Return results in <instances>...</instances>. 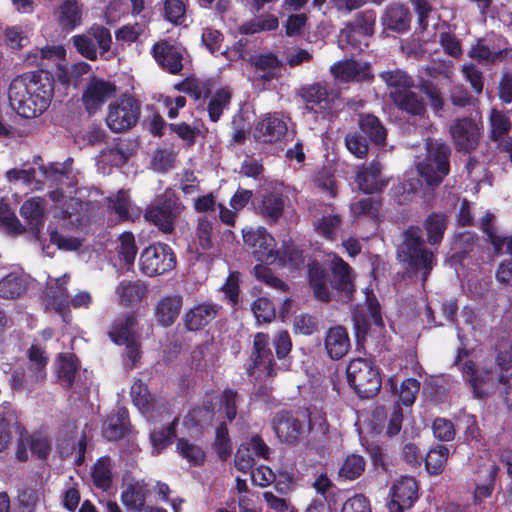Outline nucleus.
<instances>
[{
	"label": "nucleus",
	"mask_w": 512,
	"mask_h": 512,
	"mask_svg": "<svg viewBox=\"0 0 512 512\" xmlns=\"http://www.w3.org/2000/svg\"><path fill=\"white\" fill-rule=\"evenodd\" d=\"M54 96V77L49 71H29L17 75L8 88L11 107L23 118L43 114Z\"/></svg>",
	"instance_id": "obj_1"
},
{
	"label": "nucleus",
	"mask_w": 512,
	"mask_h": 512,
	"mask_svg": "<svg viewBox=\"0 0 512 512\" xmlns=\"http://www.w3.org/2000/svg\"><path fill=\"white\" fill-rule=\"evenodd\" d=\"M306 418L307 424L293 411L281 410L274 415L271 425L277 438L288 445H297L308 433H313L306 443L307 448L314 449L319 455L324 454L327 450L330 428L326 414L306 409Z\"/></svg>",
	"instance_id": "obj_2"
},
{
	"label": "nucleus",
	"mask_w": 512,
	"mask_h": 512,
	"mask_svg": "<svg viewBox=\"0 0 512 512\" xmlns=\"http://www.w3.org/2000/svg\"><path fill=\"white\" fill-rule=\"evenodd\" d=\"M330 271L331 278L317 261L308 264V283L314 297L318 301L329 303L333 294L338 302H351L356 291L351 266L341 257L335 256L331 261Z\"/></svg>",
	"instance_id": "obj_3"
},
{
	"label": "nucleus",
	"mask_w": 512,
	"mask_h": 512,
	"mask_svg": "<svg viewBox=\"0 0 512 512\" xmlns=\"http://www.w3.org/2000/svg\"><path fill=\"white\" fill-rule=\"evenodd\" d=\"M388 130L379 117L371 113L358 116L357 127L345 135L347 150L358 159H365L371 147L381 148L387 143Z\"/></svg>",
	"instance_id": "obj_4"
},
{
	"label": "nucleus",
	"mask_w": 512,
	"mask_h": 512,
	"mask_svg": "<svg viewBox=\"0 0 512 512\" xmlns=\"http://www.w3.org/2000/svg\"><path fill=\"white\" fill-rule=\"evenodd\" d=\"M397 258L414 274L422 271L423 281L432 270L433 253L425 247L420 227L410 226L403 233V242L397 249Z\"/></svg>",
	"instance_id": "obj_5"
},
{
	"label": "nucleus",
	"mask_w": 512,
	"mask_h": 512,
	"mask_svg": "<svg viewBox=\"0 0 512 512\" xmlns=\"http://www.w3.org/2000/svg\"><path fill=\"white\" fill-rule=\"evenodd\" d=\"M346 376L349 386L363 399L375 397L382 386L380 369L370 358L351 359L346 368Z\"/></svg>",
	"instance_id": "obj_6"
},
{
	"label": "nucleus",
	"mask_w": 512,
	"mask_h": 512,
	"mask_svg": "<svg viewBox=\"0 0 512 512\" xmlns=\"http://www.w3.org/2000/svg\"><path fill=\"white\" fill-rule=\"evenodd\" d=\"M140 115L141 102L124 93L109 104L106 124L115 133L127 132L137 125Z\"/></svg>",
	"instance_id": "obj_7"
},
{
	"label": "nucleus",
	"mask_w": 512,
	"mask_h": 512,
	"mask_svg": "<svg viewBox=\"0 0 512 512\" xmlns=\"http://www.w3.org/2000/svg\"><path fill=\"white\" fill-rule=\"evenodd\" d=\"M183 209V204L175 195H166L145 208L144 219L163 234H172Z\"/></svg>",
	"instance_id": "obj_8"
},
{
	"label": "nucleus",
	"mask_w": 512,
	"mask_h": 512,
	"mask_svg": "<svg viewBox=\"0 0 512 512\" xmlns=\"http://www.w3.org/2000/svg\"><path fill=\"white\" fill-rule=\"evenodd\" d=\"M417 171L428 187H437L448 175V146L446 143H429L426 157L418 163Z\"/></svg>",
	"instance_id": "obj_9"
},
{
	"label": "nucleus",
	"mask_w": 512,
	"mask_h": 512,
	"mask_svg": "<svg viewBox=\"0 0 512 512\" xmlns=\"http://www.w3.org/2000/svg\"><path fill=\"white\" fill-rule=\"evenodd\" d=\"M261 372L267 378L277 375L278 366L270 348V336L264 332H257L253 338V345L246 364V373L253 377Z\"/></svg>",
	"instance_id": "obj_10"
},
{
	"label": "nucleus",
	"mask_w": 512,
	"mask_h": 512,
	"mask_svg": "<svg viewBox=\"0 0 512 512\" xmlns=\"http://www.w3.org/2000/svg\"><path fill=\"white\" fill-rule=\"evenodd\" d=\"M177 259L173 249L166 243H154L146 247L140 255V270L154 277L173 270Z\"/></svg>",
	"instance_id": "obj_11"
},
{
	"label": "nucleus",
	"mask_w": 512,
	"mask_h": 512,
	"mask_svg": "<svg viewBox=\"0 0 512 512\" xmlns=\"http://www.w3.org/2000/svg\"><path fill=\"white\" fill-rule=\"evenodd\" d=\"M389 98L403 118L414 126L427 117L424 99L412 89L391 90Z\"/></svg>",
	"instance_id": "obj_12"
},
{
	"label": "nucleus",
	"mask_w": 512,
	"mask_h": 512,
	"mask_svg": "<svg viewBox=\"0 0 512 512\" xmlns=\"http://www.w3.org/2000/svg\"><path fill=\"white\" fill-rule=\"evenodd\" d=\"M186 49L172 43L167 39L160 40L153 44L151 54L159 67L171 74L178 75L183 70V59Z\"/></svg>",
	"instance_id": "obj_13"
},
{
	"label": "nucleus",
	"mask_w": 512,
	"mask_h": 512,
	"mask_svg": "<svg viewBox=\"0 0 512 512\" xmlns=\"http://www.w3.org/2000/svg\"><path fill=\"white\" fill-rule=\"evenodd\" d=\"M242 233L244 244L257 261L267 263L272 260V252L275 250L276 242L266 228L243 229Z\"/></svg>",
	"instance_id": "obj_14"
},
{
	"label": "nucleus",
	"mask_w": 512,
	"mask_h": 512,
	"mask_svg": "<svg viewBox=\"0 0 512 512\" xmlns=\"http://www.w3.org/2000/svg\"><path fill=\"white\" fill-rule=\"evenodd\" d=\"M419 484L414 477L403 476L391 488L389 512H404L418 500Z\"/></svg>",
	"instance_id": "obj_15"
},
{
	"label": "nucleus",
	"mask_w": 512,
	"mask_h": 512,
	"mask_svg": "<svg viewBox=\"0 0 512 512\" xmlns=\"http://www.w3.org/2000/svg\"><path fill=\"white\" fill-rule=\"evenodd\" d=\"M117 87L102 78L92 77L82 94V102L89 114L96 113L109 99L115 96Z\"/></svg>",
	"instance_id": "obj_16"
},
{
	"label": "nucleus",
	"mask_w": 512,
	"mask_h": 512,
	"mask_svg": "<svg viewBox=\"0 0 512 512\" xmlns=\"http://www.w3.org/2000/svg\"><path fill=\"white\" fill-rule=\"evenodd\" d=\"M288 125L279 113H268L260 119L254 128V139L259 143L274 144L285 138Z\"/></svg>",
	"instance_id": "obj_17"
},
{
	"label": "nucleus",
	"mask_w": 512,
	"mask_h": 512,
	"mask_svg": "<svg viewBox=\"0 0 512 512\" xmlns=\"http://www.w3.org/2000/svg\"><path fill=\"white\" fill-rule=\"evenodd\" d=\"M330 71L333 77L342 83H362L374 80L370 64L355 59L338 61L331 66Z\"/></svg>",
	"instance_id": "obj_18"
},
{
	"label": "nucleus",
	"mask_w": 512,
	"mask_h": 512,
	"mask_svg": "<svg viewBox=\"0 0 512 512\" xmlns=\"http://www.w3.org/2000/svg\"><path fill=\"white\" fill-rule=\"evenodd\" d=\"M356 182L359 189L366 194L382 192L388 184L382 176V165L378 160H372L368 165L360 167L356 174Z\"/></svg>",
	"instance_id": "obj_19"
},
{
	"label": "nucleus",
	"mask_w": 512,
	"mask_h": 512,
	"mask_svg": "<svg viewBox=\"0 0 512 512\" xmlns=\"http://www.w3.org/2000/svg\"><path fill=\"white\" fill-rule=\"evenodd\" d=\"M297 95L303 100L305 109L309 112L320 113L330 105V93L325 82L303 85Z\"/></svg>",
	"instance_id": "obj_20"
},
{
	"label": "nucleus",
	"mask_w": 512,
	"mask_h": 512,
	"mask_svg": "<svg viewBox=\"0 0 512 512\" xmlns=\"http://www.w3.org/2000/svg\"><path fill=\"white\" fill-rule=\"evenodd\" d=\"M490 137L498 147L508 152L512 162V137L507 136L511 129L509 117L502 111L493 109L489 117Z\"/></svg>",
	"instance_id": "obj_21"
},
{
	"label": "nucleus",
	"mask_w": 512,
	"mask_h": 512,
	"mask_svg": "<svg viewBox=\"0 0 512 512\" xmlns=\"http://www.w3.org/2000/svg\"><path fill=\"white\" fill-rule=\"evenodd\" d=\"M221 307L211 302H203L190 308L183 316L184 327L188 331H200L214 320Z\"/></svg>",
	"instance_id": "obj_22"
},
{
	"label": "nucleus",
	"mask_w": 512,
	"mask_h": 512,
	"mask_svg": "<svg viewBox=\"0 0 512 512\" xmlns=\"http://www.w3.org/2000/svg\"><path fill=\"white\" fill-rule=\"evenodd\" d=\"M69 276L63 275L55 279L54 284L47 288V296L53 309L59 314L65 323L71 321V310L69 307V293L67 284Z\"/></svg>",
	"instance_id": "obj_23"
},
{
	"label": "nucleus",
	"mask_w": 512,
	"mask_h": 512,
	"mask_svg": "<svg viewBox=\"0 0 512 512\" xmlns=\"http://www.w3.org/2000/svg\"><path fill=\"white\" fill-rule=\"evenodd\" d=\"M183 306V298L178 294L161 297L154 307V317L158 325L164 328L172 326Z\"/></svg>",
	"instance_id": "obj_24"
},
{
	"label": "nucleus",
	"mask_w": 512,
	"mask_h": 512,
	"mask_svg": "<svg viewBox=\"0 0 512 512\" xmlns=\"http://www.w3.org/2000/svg\"><path fill=\"white\" fill-rule=\"evenodd\" d=\"M479 136V127L471 119H462L458 121L452 132L455 148L458 151L463 152H470L474 150L478 145Z\"/></svg>",
	"instance_id": "obj_25"
},
{
	"label": "nucleus",
	"mask_w": 512,
	"mask_h": 512,
	"mask_svg": "<svg viewBox=\"0 0 512 512\" xmlns=\"http://www.w3.org/2000/svg\"><path fill=\"white\" fill-rule=\"evenodd\" d=\"M45 200L41 197H32L24 201L20 207V214L27 223L29 231L35 238H39L45 223Z\"/></svg>",
	"instance_id": "obj_26"
},
{
	"label": "nucleus",
	"mask_w": 512,
	"mask_h": 512,
	"mask_svg": "<svg viewBox=\"0 0 512 512\" xmlns=\"http://www.w3.org/2000/svg\"><path fill=\"white\" fill-rule=\"evenodd\" d=\"M115 292L121 306L134 308L147 297L148 286L141 280L123 279L116 287Z\"/></svg>",
	"instance_id": "obj_27"
},
{
	"label": "nucleus",
	"mask_w": 512,
	"mask_h": 512,
	"mask_svg": "<svg viewBox=\"0 0 512 512\" xmlns=\"http://www.w3.org/2000/svg\"><path fill=\"white\" fill-rule=\"evenodd\" d=\"M55 14L61 30L70 33L82 24L83 7L77 0H64Z\"/></svg>",
	"instance_id": "obj_28"
},
{
	"label": "nucleus",
	"mask_w": 512,
	"mask_h": 512,
	"mask_svg": "<svg viewBox=\"0 0 512 512\" xmlns=\"http://www.w3.org/2000/svg\"><path fill=\"white\" fill-rule=\"evenodd\" d=\"M284 196L278 192L268 191L260 196L257 203V212L265 219L266 223L276 224L284 213Z\"/></svg>",
	"instance_id": "obj_29"
},
{
	"label": "nucleus",
	"mask_w": 512,
	"mask_h": 512,
	"mask_svg": "<svg viewBox=\"0 0 512 512\" xmlns=\"http://www.w3.org/2000/svg\"><path fill=\"white\" fill-rule=\"evenodd\" d=\"M130 429L129 412L126 407H119L115 413L108 415L102 433L107 440L117 441L124 438Z\"/></svg>",
	"instance_id": "obj_30"
},
{
	"label": "nucleus",
	"mask_w": 512,
	"mask_h": 512,
	"mask_svg": "<svg viewBox=\"0 0 512 512\" xmlns=\"http://www.w3.org/2000/svg\"><path fill=\"white\" fill-rule=\"evenodd\" d=\"M381 20L385 29L404 33L410 28L411 14L404 4L392 3L386 7Z\"/></svg>",
	"instance_id": "obj_31"
},
{
	"label": "nucleus",
	"mask_w": 512,
	"mask_h": 512,
	"mask_svg": "<svg viewBox=\"0 0 512 512\" xmlns=\"http://www.w3.org/2000/svg\"><path fill=\"white\" fill-rule=\"evenodd\" d=\"M324 346L331 359H342L351 347L347 330L340 325L331 327L326 334Z\"/></svg>",
	"instance_id": "obj_32"
},
{
	"label": "nucleus",
	"mask_w": 512,
	"mask_h": 512,
	"mask_svg": "<svg viewBox=\"0 0 512 512\" xmlns=\"http://www.w3.org/2000/svg\"><path fill=\"white\" fill-rule=\"evenodd\" d=\"M137 324L135 313L123 314L113 321L108 336L116 345H124V343L136 338L134 330Z\"/></svg>",
	"instance_id": "obj_33"
},
{
	"label": "nucleus",
	"mask_w": 512,
	"mask_h": 512,
	"mask_svg": "<svg viewBox=\"0 0 512 512\" xmlns=\"http://www.w3.org/2000/svg\"><path fill=\"white\" fill-rule=\"evenodd\" d=\"M273 258L267 264L278 263L281 267L299 269L304 264L303 250L298 248L292 240L283 241L279 249L272 252Z\"/></svg>",
	"instance_id": "obj_34"
},
{
	"label": "nucleus",
	"mask_w": 512,
	"mask_h": 512,
	"mask_svg": "<svg viewBox=\"0 0 512 512\" xmlns=\"http://www.w3.org/2000/svg\"><path fill=\"white\" fill-rule=\"evenodd\" d=\"M148 492L144 481H133L121 492V501L127 510L140 512L145 507Z\"/></svg>",
	"instance_id": "obj_35"
},
{
	"label": "nucleus",
	"mask_w": 512,
	"mask_h": 512,
	"mask_svg": "<svg viewBox=\"0 0 512 512\" xmlns=\"http://www.w3.org/2000/svg\"><path fill=\"white\" fill-rule=\"evenodd\" d=\"M42 502H44V493L41 489L25 486L17 492L14 512H36Z\"/></svg>",
	"instance_id": "obj_36"
},
{
	"label": "nucleus",
	"mask_w": 512,
	"mask_h": 512,
	"mask_svg": "<svg viewBox=\"0 0 512 512\" xmlns=\"http://www.w3.org/2000/svg\"><path fill=\"white\" fill-rule=\"evenodd\" d=\"M57 376L62 386L69 390L73 387L79 369V360L73 353H60L57 357Z\"/></svg>",
	"instance_id": "obj_37"
},
{
	"label": "nucleus",
	"mask_w": 512,
	"mask_h": 512,
	"mask_svg": "<svg viewBox=\"0 0 512 512\" xmlns=\"http://www.w3.org/2000/svg\"><path fill=\"white\" fill-rule=\"evenodd\" d=\"M213 85L214 83L210 79L203 80L194 77H187L177 84L175 88L197 101L202 98H209L213 92Z\"/></svg>",
	"instance_id": "obj_38"
},
{
	"label": "nucleus",
	"mask_w": 512,
	"mask_h": 512,
	"mask_svg": "<svg viewBox=\"0 0 512 512\" xmlns=\"http://www.w3.org/2000/svg\"><path fill=\"white\" fill-rule=\"evenodd\" d=\"M209 98L207 106L208 117L211 122H217L222 117L224 110L229 108L232 92L228 87H222L214 93L212 92Z\"/></svg>",
	"instance_id": "obj_39"
},
{
	"label": "nucleus",
	"mask_w": 512,
	"mask_h": 512,
	"mask_svg": "<svg viewBox=\"0 0 512 512\" xmlns=\"http://www.w3.org/2000/svg\"><path fill=\"white\" fill-rule=\"evenodd\" d=\"M179 418L175 417L167 426L154 429L150 433V441L154 449L160 453L170 446L177 437Z\"/></svg>",
	"instance_id": "obj_40"
},
{
	"label": "nucleus",
	"mask_w": 512,
	"mask_h": 512,
	"mask_svg": "<svg viewBox=\"0 0 512 512\" xmlns=\"http://www.w3.org/2000/svg\"><path fill=\"white\" fill-rule=\"evenodd\" d=\"M448 460V447L445 444L431 448L423 458L426 471L430 475H439L443 472Z\"/></svg>",
	"instance_id": "obj_41"
},
{
	"label": "nucleus",
	"mask_w": 512,
	"mask_h": 512,
	"mask_svg": "<svg viewBox=\"0 0 512 512\" xmlns=\"http://www.w3.org/2000/svg\"><path fill=\"white\" fill-rule=\"evenodd\" d=\"M176 451L192 466H202L206 459L204 450L186 438L177 439Z\"/></svg>",
	"instance_id": "obj_42"
},
{
	"label": "nucleus",
	"mask_w": 512,
	"mask_h": 512,
	"mask_svg": "<svg viewBox=\"0 0 512 512\" xmlns=\"http://www.w3.org/2000/svg\"><path fill=\"white\" fill-rule=\"evenodd\" d=\"M365 467V459L361 455L353 453L344 459L338 471V476L341 479L353 481L364 473Z\"/></svg>",
	"instance_id": "obj_43"
},
{
	"label": "nucleus",
	"mask_w": 512,
	"mask_h": 512,
	"mask_svg": "<svg viewBox=\"0 0 512 512\" xmlns=\"http://www.w3.org/2000/svg\"><path fill=\"white\" fill-rule=\"evenodd\" d=\"M107 209L117 215L119 222H127L132 219L130 209V198L127 192L119 190L115 195L108 197Z\"/></svg>",
	"instance_id": "obj_44"
},
{
	"label": "nucleus",
	"mask_w": 512,
	"mask_h": 512,
	"mask_svg": "<svg viewBox=\"0 0 512 512\" xmlns=\"http://www.w3.org/2000/svg\"><path fill=\"white\" fill-rule=\"evenodd\" d=\"M26 291V283L22 276L10 273L0 280V297L4 299L18 298Z\"/></svg>",
	"instance_id": "obj_45"
},
{
	"label": "nucleus",
	"mask_w": 512,
	"mask_h": 512,
	"mask_svg": "<svg viewBox=\"0 0 512 512\" xmlns=\"http://www.w3.org/2000/svg\"><path fill=\"white\" fill-rule=\"evenodd\" d=\"M430 244H438L442 241L446 229V217L444 214L432 213L424 223Z\"/></svg>",
	"instance_id": "obj_46"
},
{
	"label": "nucleus",
	"mask_w": 512,
	"mask_h": 512,
	"mask_svg": "<svg viewBox=\"0 0 512 512\" xmlns=\"http://www.w3.org/2000/svg\"><path fill=\"white\" fill-rule=\"evenodd\" d=\"M93 484L104 491L112 485V473L109 458H100L95 463L91 473Z\"/></svg>",
	"instance_id": "obj_47"
},
{
	"label": "nucleus",
	"mask_w": 512,
	"mask_h": 512,
	"mask_svg": "<svg viewBox=\"0 0 512 512\" xmlns=\"http://www.w3.org/2000/svg\"><path fill=\"white\" fill-rule=\"evenodd\" d=\"M130 394L132 402L141 412L145 413L151 410L153 398L148 386L141 379L134 381Z\"/></svg>",
	"instance_id": "obj_48"
},
{
	"label": "nucleus",
	"mask_w": 512,
	"mask_h": 512,
	"mask_svg": "<svg viewBox=\"0 0 512 512\" xmlns=\"http://www.w3.org/2000/svg\"><path fill=\"white\" fill-rule=\"evenodd\" d=\"M250 63L256 70L265 71L262 79L270 81L274 77L273 70L280 67L281 62L278 57L273 53L259 54L250 58Z\"/></svg>",
	"instance_id": "obj_49"
},
{
	"label": "nucleus",
	"mask_w": 512,
	"mask_h": 512,
	"mask_svg": "<svg viewBox=\"0 0 512 512\" xmlns=\"http://www.w3.org/2000/svg\"><path fill=\"white\" fill-rule=\"evenodd\" d=\"M87 448V438L86 434L83 432L80 439L75 445V441L72 438L65 439L63 443L59 444L58 449L61 457L66 458L72 455V453L77 450V456L75 458V464L80 466L85 460Z\"/></svg>",
	"instance_id": "obj_50"
},
{
	"label": "nucleus",
	"mask_w": 512,
	"mask_h": 512,
	"mask_svg": "<svg viewBox=\"0 0 512 512\" xmlns=\"http://www.w3.org/2000/svg\"><path fill=\"white\" fill-rule=\"evenodd\" d=\"M71 40L76 51L82 57L90 61L98 59L97 46L88 30L85 33L74 35Z\"/></svg>",
	"instance_id": "obj_51"
},
{
	"label": "nucleus",
	"mask_w": 512,
	"mask_h": 512,
	"mask_svg": "<svg viewBox=\"0 0 512 512\" xmlns=\"http://www.w3.org/2000/svg\"><path fill=\"white\" fill-rule=\"evenodd\" d=\"M213 448L219 459L222 461H226L232 454L231 439L225 423H220L216 428Z\"/></svg>",
	"instance_id": "obj_52"
},
{
	"label": "nucleus",
	"mask_w": 512,
	"mask_h": 512,
	"mask_svg": "<svg viewBox=\"0 0 512 512\" xmlns=\"http://www.w3.org/2000/svg\"><path fill=\"white\" fill-rule=\"evenodd\" d=\"M380 77L393 90L412 89L415 86L413 78L400 69L383 71Z\"/></svg>",
	"instance_id": "obj_53"
},
{
	"label": "nucleus",
	"mask_w": 512,
	"mask_h": 512,
	"mask_svg": "<svg viewBox=\"0 0 512 512\" xmlns=\"http://www.w3.org/2000/svg\"><path fill=\"white\" fill-rule=\"evenodd\" d=\"M88 31L99 49V56L104 58L105 54L110 51L113 43L110 29L95 23L89 27Z\"/></svg>",
	"instance_id": "obj_54"
},
{
	"label": "nucleus",
	"mask_w": 512,
	"mask_h": 512,
	"mask_svg": "<svg viewBox=\"0 0 512 512\" xmlns=\"http://www.w3.org/2000/svg\"><path fill=\"white\" fill-rule=\"evenodd\" d=\"M29 440V449L32 456L38 458L39 460H46L52 449L51 440L47 435H44L41 432H35L31 435H28Z\"/></svg>",
	"instance_id": "obj_55"
},
{
	"label": "nucleus",
	"mask_w": 512,
	"mask_h": 512,
	"mask_svg": "<svg viewBox=\"0 0 512 512\" xmlns=\"http://www.w3.org/2000/svg\"><path fill=\"white\" fill-rule=\"evenodd\" d=\"M508 54V50H495L494 48H490L489 46L485 45L483 41H479L478 44L471 50V56L473 58L484 61L486 63H495L497 61L504 60Z\"/></svg>",
	"instance_id": "obj_56"
},
{
	"label": "nucleus",
	"mask_w": 512,
	"mask_h": 512,
	"mask_svg": "<svg viewBox=\"0 0 512 512\" xmlns=\"http://www.w3.org/2000/svg\"><path fill=\"white\" fill-rule=\"evenodd\" d=\"M119 241V258L123 260L127 265H132L135 261L138 251L133 233L128 231L123 232L119 236Z\"/></svg>",
	"instance_id": "obj_57"
},
{
	"label": "nucleus",
	"mask_w": 512,
	"mask_h": 512,
	"mask_svg": "<svg viewBox=\"0 0 512 512\" xmlns=\"http://www.w3.org/2000/svg\"><path fill=\"white\" fill-rule=\"evenodd\" d=\"M341 223L342 218L339 215L322 216L314 223V229L318 235L333 240Z\"/></svg>",
	"instance_id": "obj_58"
},
{
	"label": "nucleus",
	"mask_w": 512,
	"mask_h": 512,
	"mask_svg": "<svg viewBox=\"0 0 512 512\" xmlns=\"http://www.w3.org/2000/svg\"><path fill=\"white\" fill-rule=\"evenodd\" d=\"M421 187V181L416 178L407 179L399 182L392 188V195L397 204H403L410 200V196L415 194Z\"/></svg>",
	"instance_id": "obj_59"
},
{
	"label": "nucleus",
	"mask_w": 512,
	"mask_h": 512,
	"mask_svg": "<svg viewBox=\"0 0 512 512\" xmlns=\"http://www.w3.org/2000/svg\"><path fill=\"white\" fill-rule=\"evenodd\" d=\"M168 128L181 139L185 146L192 147L196 143V139L200 134L197 127H192L186 122L169 123Z\"/></svg>",
	"instance_id": "obj_60"
},
{
	"label": "nucleus",
	"mask_w": 512,
	"mask_h": 512,
	"mask_svg": "<svg viewBox=\"0 0 512 512\" xmlns=\"http://www.w3.org/2000/svg\"><path fill=\"white\" fill-rule=\"evenodd\" d=\"M419 89L428 97L430 106L436 115L443 111L444 100L436 84L429 80H423L419 85Z\"/></svg>",
	"instance_id": "obj_61"
},
{
	"label": "nucleus",
	"mask_w": 512,
	"mask_h": 512,
	"mask_svg": "<svg viewBox=\"0 0 512 512\" xmlns=\"http://www.w3.org/2000/svg\"><path fill=\"white\" fill-rule=\"evenodd\" d=\"M252 311L260 323H270L275 318V306L266 297L257 298L252 304Z\"/></svg>",
	"instance_id": "obj_62"
},
{
	"label": "nucleus",
	"mask_w": 512,
	"mask_h": 512,
	"mask_svg": "<svg viewBox=\"0 0 512 512\" xmlns=\"http://www.w3.org/2000/svg\"><path fill=\"white\" fill-rule=\"evenodd\" d=\"M186 5L182 0L164 1V18L174 25H181L185 20Z\"/></svg>",
	"instance_id": "obj_63"
},
{
	"label": "nucleus",
	"mask_w": 512,
	"mask_h": 512,
	"mask_svg": "<svg viewBox=\"0 0 512 512\" xmlns=\"http://www.w3.org/2000/svg\"><path fill=\"white\" fill-rule=\"evenodd\" d=\"M212 233V222L207 217L198 218L195 235L202 250L207 251L213 248Z\"/></svg>",
	"instance_id": "obj_64"
}]
</instances>
